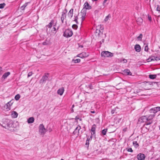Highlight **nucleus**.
I'll return each instance as SVG.
<instances>
[{
    "label": "nucleus",
    "mask_w": 160,
    "mask_h": 160,
    "mask_svg": "<svg viewBox=\"0 0 160 160\" xmlns=\"http://www.w3.org/2000/svg\"><path fill=\"white\" fill-rule=\"evenodd\" d=\"M6 123H3L2 126L4 128L9 129V128L13 127V122L12 121L9 119H7L6 121Z\"/></svg>",
    "instance_id": "f257e3e1"
},
{
    "label": "nucleus",
    "mask_w": 160,
    "mask_h": 160,
    "mask_svg": "<svg viewBox=\"0 0 160 160\" xmlns=\"http://www.w3.org/2000/svg\"><path fill=\"white\" fill-rule=\"evenodd\" d=\"M113 53L108 51H103L101 52V56L102 57H112L113 56Z\"/></svg>",
    "instance_id": "f03ea898"
},
{
    "label": "nucleus",
    "mask_w": 160,
    "mask_h": 160,
    "mask_svg": "<svg viewBox=\"0 0 160 160\" xmlns=\"http://www.w3.org/2000/svg\"><path fill=\"white\" fill-rule=\"evenodd\" d=\"M39 134L42 135H44L46 132V130L44 128V126L42 124L40 125L39 127Z\"/></svg>",
    "instance_id": "7ed1b4c3"
},
{
    "label": "nucleus",
    "mask_w": 160,
    "mask_h": 160,
    "mask_svg": "<svg viewBox=\"0 0 160 160\" xmlns=\"http://www.w3.org/2000/svg\"><path fill=\"white\" fill-rule=\"evenodd\" d=\"M73 32L72 31L69 29H68L65 30L64 32L63 36L67 38L69 37L72 36Z\"/></svg>",
    "instance_id": "20e7f679"
},
{
    "label": "nucleus",
    "mask_w": 160,
    "mask_h": 160,
    "mask_svg": "<svg viewBox=\"0 0 160 160\" xmlns=\"http://www.w3.org/2000/svg\"><path fill=\"white\" fill-rule=\"evenodd\" d=\"M49 75L48 73H45L44 75L43 76L41 80H40L39 82L40 84H43L47 80Z\"/></svg>",
    "instance_id": "39448f33"
},
{
    "label": "nucleus",
    "mask_w": 160,
    "mask_h": 160,
    "mask_svg": "<svg viewBox=\"0 0 160 160\" xmlns=\"http://www.w3.org/2000/svg\"><path fill=\"white\" fill-rule=\"evenodd\" d=\"M92 8V6L89 5L88 2H86L83 5V9L89 10Z\"/></svg>",
    "instance_id": "423d86ee"
},
{
    "label": "nucleus",
    "mask_w": 160,
    "mask_h": 160,
    "mask_svg": "<svg viewBox=\"0 0 160 160\" xmlns=\"http://www.w3.org/2000/svg\"><path fill=\"white\" fill-rule=\"evenodd\" d=\"M86 14V10L84 9H82L81 11L80 15L81 16V18L82 21L84 20Z\"/></svg>",
    "instance_id": "0eeeda50"
},
{
    "label": "nucleus",
    "mask_w": 160,
    "mask_h": 160,
    "mask_svg": "<svg viewBox=\"0 0 160 160\" xmlns=\"http://www.w3.org/2000/svg\"><path fill=\"white\" fill-rule=\"evenodd\" d=\"M88 55H89L88 53L83 52L82 53L78 54V56L81 58H83L88 57Z\"/></svg>",
    "instance_id": "6e6552de"
},
{
    "label": "nucleus",
    "mask_w": 160,
    "mask_h": 160,
    "mask_svg": "<svg viewBox=\"0 0 160 160\" xmlns=\"http://www.w3.org/2000/svg\"><path fill=\"white\" fill-rule=\"evenodd\" d=\"M137 158L138 160H143L145 159V156L144 154L139 153L137 155Z\"/></svg>",
    "instance_id": "1a4fd4ad"
},
{
    "label": "nucleus",
    "mask_w": 160,
    "mask_h": 160,
    "mask_svg": "<svg viewBox=\"0 0 160 160\" xmlns=\"http://www.w3.org/2000/svg\"><path fill=\"white\" fill-rule=\"evenodd\" d=\"M154 116V115H150L148 116V118H147L145 116L142 117V119H146V121H148L149 120L152 121Z\"/></svg>",
    "instance_id": "9d476101"
},
{
    "label": "nucleus",
    "mask_w": 160,
    "mask_h": 160,
    "mask_svg": "<svg viewBox=\"0 0 160 160\" xmlns=\"http://www.w3.org/2000/svg\"><path fill=\"white\" fill-rule=\"evenodd\" d=\"M13 103V102L12 101H10L8 102L6 104V109H8V110H10L11 108L10 107Z\"/></svg>",
    "instance_id": "9b49d317"
},
{
    "label": "nucleus",
    "mask_w": 160,
    "mask_h": 160,
    "mask_svg": "<svg viewBox=\"0 0 160 160\" xmlns=\"http://www.w3.org/2000/svg\"><path fill=\"white\" fill-rule=\"evenodd\" d=\"M64 88L63 87H62L61 88L59 89L57 91V93L58 94L60 95L61 96L62 95L64 91Z\"/></svg>",
    "instance_id": "f8f14e48"
},
{
    "label": "nucleus",
    "mask_w": 160,
    "mask_h": 160,
    "mask_svg": "<svg viewBox=\"0 0 160 160\" xmlns=\"http://www.w3.org/2000/svg\"><path fill=\"white\" fill-rule=\"evenodd\" d=\"M96 128V126L95 124H94L92 126L91 131L92 132H91L92 136L94 135L95 133V130Z\"/></svg>",
    "instance_id": "ddd939ff"
},
{
    "label": "nucleus",
    "mask_w": 160,
    "mask_h": 160,
    "mask_svg": "<svg viewBox=\"0 0 160 160\" xmlns=\"http://www.w3.org/2000/svg\"><path fill=\"white\" fill-rule=\"evenodd\" d=\"M134 49L136 52H140L141 48L139 45L137 44L135 46Z\"/></svg>",
    "instance_id": "4468645a"
},
{
    "label": "nucleus",
    "mask_w": 160,
    "mask_h": 160,
    "mask_svg": "<svg viewBox=\"0 0 160 160\" xmlns=\"http://www.w3.org/2000/svg\"><path fill=\"white\" fill-rule=\"evenodd\" d=\"M73 14V9H71L69 11L68 13V16L70 18H71L72 17Z\"/></svg>",
    "instance_id": "2eb2a0df"
},
{
    "label": "nucleus",
    "mask_w": 160,
    "mask_h": 160,
    "mask_svg": "<svg viewBox=\"0 0 160 160\" xmlns=\"http://www.w3.org/2000/svg\"><path fill=\"white\" fill-rule=\"evenodd\" d=\"M54 21L52 20L51 21V22L49 23V24L47 26L48 28H51L53 25L54 26Z\"/></svg>",
    "instance_id": "dca6fc26"
},
{
    "label": "nucleus",
    "mask_w": 160,
    "mask_h": 160,
    "mask_svg": "<svg viewBox=\"0 0 160 160\" xmlns=\"http://www.w3.org/2000/svg\"><path fill=\"white\" fill-rule=\"evenodd\" d=\"M11 115L13 118H16L18 116V113L15 111H13L12 112Z\"/></svg>",
    "instance_id": "f3484780"
},
{
    "label": "nucleus",
    "mask_w": 160,
    "mask_h": 160,
    "mask_svg": "<svg viewBox=\"0 0 160 160\" xmlns=\"http://www.w3.org/2000/svg\"><path fill=\"white\" fill-rule=\"evenodd\" d=\"M81 128V127L80 126L78 125L74 131L73 132V134H76L77 132L78 133L79 131Z\"/></svg>",
    "instance_id": "a211bd4d"
},
{
    "label": "nucleus",
    "mask_w": 160,
    "mask_h": 160,
    "mask_svg": "<svg viewBox=\"0 0 160 160\" xmlns=\"http://www.w3.org/2000/svg\"><path fill=\"white\" fill-rule=\"evenodd\" d=\"M157 112L158 111L157 108H156V107L151 108L150 110V113H153L155 114L157 113Z\"/></svg>",
    "instance_id": "6ab92c4d"
},
{
    "label": "nucleus",
    "mask_w": 160,
    "mask_h": 160,
    "mask_svg": "<svg viewBox=\"0 0 160 160\" xmlns=\"http://www.w3.org/2000/svg\"><path fill=\"white\" fill-rule=\"evenodd\" d=\"M34 118L32 117L29 118L28 120V123H32L34 122Z\"/></svg>",
    "instance_id": "aec40b11"
},
{
    "label": "nucleus",
    "mask_w": 160,
    "mask_h": 160,
    "mask_svg": "<svg viewBox=\"0 0 160 160\" xmlns=\"http://www.w3.org/2000/svg\"><path fill=\"white\" fill-rule=\"evenodd\" d=\"M10 73L9 72H8L5 73L2 77V79L6 78L10 74Z\"/></svg>",
    "instance_id": "412c9836"
},
{
    "label": "nucleus",
    "mask_w": 160,
    "mask_h": 160,
    "mask_svg": "<svg viewBox=\"0 0 160 160\" xmlns=\"http://www.w3.org/2000/svg\"><path fill=\"white\" fill-rule=\"evenodd\" d=\"M124 72L127 75H131L132 74L130 71L128 69L125 70L124 71Z\"/></svg>",
    "instance_id": "4be33fe9"
},
{
    "label": "nucleus",
    "mask_w": 160,
    "mask_h": 160,
    "mask_svg": "<svg viewBox=\"0 0 160 160\" xmlns=\"http://www.w3.org/2000/svg\"><path fill=\"white\" fill-rule=\"evenodd\" d=\"M137 21L138 24L141 25L142 23L143 20L141 18H139L137 19Z\"/></svg>",
    "instance_id": "5701e85b"
},
{
    "label": "nucleus",
    "mask_w": 160,
    "mask_h": 160,
    "mask_svg": "<svg viewBox=\"0 0 160 160\" xmlns=\"http://www.w3.org/2000/svg\"><path fill=\"white\" fill-rule=\"evenodd\" d=\"M156 75L150 74L149 76V78L151 79H154L156 78Z\"/></svg>",
    "instance_id": "b1692460"
},
{
    "label": "nucleus",
    "mask_w": 160,
    "mask_h": 160,
    "mask_svg": "<svg viewBox=\"0 0 160 160\" xmlns=\"http://www.w3.org/2000/svg\"><path fill=\"white\" fill-rule=\"evenodd\" d=\"M133 144L135 147L136 148H137L139 146V145L137 141H133Z\"/></svg>",
    "instance_id": "393cba45"
},
{
    "label": "nucleus",
    "mask_w": 160,
    "mask_h": 160,
    "mask_svg": "<svg viewBox=\"0 0 160 160\" xmlns=\"http://www.w3.org/2000/svg\"><path fill=\"white\" fill-rule=\"evenodd\" d=\"M28 3H25L21 7V9L22 10H24L25 9V7L27 6Z\"/></svg>",
    "instance_id": "a878e982"
},
{
    "label": "nucleus",
    "mask_w": 160,
    "mask_h": 160,
    "mask_svg": "<svg viewBox=\"0 0 160 160\" xmlns=\"http://www.w3.org/2000/svg\"><path fill=\"white\" fill-rule=\"evenodd\" d=\"M110 14H108L107 16L106 17L105 19H104V21L105 22L107 21L108 20L109 18H110Z\"/></svg>",
    "instance_id": "bb28decb"
},
{
    "label": "nucleus",
    "mask_w": 160,
    "mask_h": 160,
    "mask_svg": "<svg viewBox=\"0 0 160 160\" xmlns=\"http://www.w3.org/2000/svg\"><path fill=\"white\" fill-rule=\"evenodd\" d=\"M107 131V129H105L102 131V133L103 135H106V133Z\"/></svg>",
    "instance_id": "cd10ccee"
},
{
    "label": "nucleus",
    "mask_w": 160,
    "mask_h": 160,
    "mask_svg": "<svg viewBox=\"0 0 160 160\" xmlns=\"http://www.w3.org/2000/svg\"><path fill=\"white\" fill-rule=\"evenodd\" d=\"M6 4L5 3L0 4V8H3L5 6Z\"/></svg>",
    "instance_id": "c85d7f7f"
},
{
    "label": "nucleus",
    "mask_w": 160,
    "mask_h": 160,
    "mask_svg": "<svg viewBox=\"0 0 160 160\" xmlns=\"http://www.w3.org/2000/svg\"><path fill=\"white\" fill-rule=\"evenodd\" d=\"M142 34H140L139 36L137 38L138 39V40H141L142 38Z\"/></svg>",
    "instance_id": "c756f323"
},
{
    "label": "nucleus",
    "mask_w": 160,
    "mask_h": 160,
    "mask_svg": "<svg viewBox=\"0 0 160 160\" xmlns=\"http://www.w3.org/2000/svg\"><path fill=\"white\" fill-rule=\"evenodd\" d=\"M20 98V96L19 94H18V95H16V96H15V98L16 100H19V99Z\"/></svg>",
    "instance_id": "7c9ffc66"
},
{
    "label": "nucleus",
    "mask_w": 160,
    "mask_h": 160,
    "mask_svg": "<svg viewBox=\"0 0 160 160\" xmlns=\"http://www.w3.org/2000/svg\"><path fill=\"white\" fill-rule=\"evenodd\" d=\"M74 63H77L79 62H80V59H77L75 60H73Z\"/></svg>",
    "instance_id": "2f4dec72"
},
{
    "label": "nucleus",
    "mask_w": 160,
    "mask_h": 160,
    "mask_svg": "<svg viewBox=\"0 0 160 160\" xmlns=\"http://www.w3.org/2000/svg\"><path fill=\"white\" fill-rule=\"evenodd\" d=\"M66 13L65 12H63L62 13V16H61V17H62V18L63 17V18H65L66 17Z\"/></svg>",
    "instance_id": "473e14b6"
},
{
    "label": "nucleus",
    "mask_w": 160,
    "mask_h": 160,
    "mask_svg": "<svg viewBox=\"0 0 160 160\" xmlns=\"http://www.w3.org/2000/svg\"><path fill=\"white\" fill-rule=\"evenodd\" d=\"M148 121V122H146V123L145 124L146 125H150V124H151L152 122V121L149 120Z\"/></svg>",
    "instance_id": "72a5a7b5"
},
{
    "label": "nucleus",
    "mask_w": 160,
    "mask_h": 160,
    "mask_svg": "<svg viewBox=\"0 0 160 160\" xmlns=\"http://www.w3.org/2000/svg\"><path fill=\"white\" fill-rule=\"evenodd\" d=\"M72 27L73 28L76 29L78 28V26L76 24H73L72 25Z\"/></svg>",
    "instance_id": "f704fd0d"
},
{
    "label": "nucleus",
    "mask_w": 160,
    "mask_h": 160,
    "mask_svg": "<svg viewBox=\"0 0 160 160\" xmlns=\"http://www.w3.org/2000/svg\"><path fill=\"white\" fill-rule=\"evenodd\" d=\"M155 61H158L159 60H160V57H155V58H154Z\"/></svg>",
    "instance_id": "c9c22d12"
},
{
    "label": "nucleus",
    "mask_w": 160,
    "mask_h": 160,
    "mask_svg": "<svg viewBox=\"0 0 160 160\" xmlns=\"http://www.w3.org/2000/svg\"><path fill=\"white\" fill-rule=\"evenodd\" d=\"M153 60V59H151V57H150L148 58L147 59V61L148 62H149Z\"/></svg>",
    "instance_id": "e433bc0d"
},
{
    "label": "nucleus",
    "mask_w": 160,
    "mask_h": 160,
    "mask_svg": "<svg viewBox=\"0 0 160 160\" xmlns=\"http://www.w3.org/2000/svg\"><path fill=\"white\" fill-rule=\"evenodd\" d=\"M89 144V140H88V138H87V140H86V145H87L88 146V147Z\"/></svg>",
    "instance_id": "4c0bfd02"
},
{
    "label": "nucleus",
    "mask_w": 160,
    "mask_h": 160,
    "mask_svg": "<svg viewBox=\"0 0 160 160\" xmlns=\"http://www.w3.org/2000/svg\"><path fill=\"white\" fill-rule=\"evenodd\" d=\"M78 18L76 16L74 19V21H75L76 23L78 24Z\"/></svg>",
    "instance_id": "58836bf2"
},
{
    "label": "nucleus",
    "mask_w": 160,
    "mask_h": 160,
    "mask_svg": "<svg viewBox=\"0 0 160 160\" xmlns=\"http://www.w3.org/2000/svg\"><path fill=\"white\" fill-rule=\"evenodd\" d=\"M121 62H123L124 63H126L127 62V60L125 59H123L122 60H121Z\"/></svg>",
    "instance_id": "ea45409f"
},
{
    "label": "nucleus",
    "mask_w": 160,
    "mask_h": 160,
    "mask_svg": "<svg viewBox=\"0 0 160 160\" xmlns=\"http://www.w3.org/2000/svg\"><path fill=\"white\" fill-rule=\"evenodd\" d=\"M127 151H128L129 152H133V150L131 148H128V149L127 150Z\"/></svg>",
    "instance_id": "a19ab883"
},
{
    "label": "nucleus",
    "mask_w": 160,
    "mask_h": 160,
    "mask_svg": "<svg viewBox=\"0 0 160 160\" xmlns=\"http://www.w3.org/2000/svg\"><path fill=\"white\" fill-rule=\"evenodd\" d=\"M148 48L147 45L145 47L144 50L146 51H148Z\"/></svg>",
    "instance_id": "79ce46f5"
},
{
    "label": "nucleus",
    "mask_w": 160,
    "mask_h": 160,
    "mask_svg": "<svg viewBox=\"0 0 160 160\" xmlns=\"http://www.w3.org/2000/svg\"><path fill=\"white\" fill-rule=\"evenodd\" d=\"M32 72H29L28 74V77H29L31 76L32 75Z\"/></svg>",
    "instance_id": "37998d69"
},
{
    "label": "nucleus",
    "mask_w": 160,
    "mask_h": 160,
    "mask_svg": "<svg viewBox=\"0 0 160 160\" xmlns=\"http://www.w3.org/2000/svg\"><path fill=\"white\" fill-rule=\"evenodd\" d=\"M156 9L157 11L160 12V7L159 5L157 6Z\"/></svg>",
    "instance_id": "c03bdc74"
},
{
    "label": "nucleus",
    "mask_w": 160,
    "mask_h": 160,
    "mask_svg": "<svg viewBox=\"0 0 160 160\" xmlns=\"http://www.w3.org/2000/svg\"><path fill=\"white\" fill-rule=\"evenodd\" d=\"M48 44V43L46 42H44L42 43V44L44 45H46Z\"/></svg>",
    "instance_id": "a18cd8bd"
},
{
    "label": "nucleus",
    "mask_w": 160,
    "mask_h": 160,
    "mask_svg": "<svg viewBox=\"0 0 160 160\" xmlns=\"http://www.w3.org/2000/svg\"><path fill=\"white\" fill-rule=\"evenodd\" d=\"M115 111V109H113L111 111L112 114H114V113Z\"/></svg>",
    "instance_id": "49530a36"
},
{
    "label": "nucleus",
    "mask_w": 160,
    "mask_h": 160,
    "mask_svg": "<svg viewBox=\"0 0 160 160\" xmlns=\"http://www.w3.org/2000/svg\"><path fill=\"white\" fill-rule=\"evenodd\" d=\"M64 18H63H63H62V17H61V21H62V23H63V20H64Z\"/></svg>",
    "instance_id": "de8ad7c7"
},
{
    "label": "nucleus",
    "mask_w": 160,
    "mask_h": 160,
    "mask_svg": "<svg viewBox=\"0 0 160 160\" xmlns=\"http://www.w3.org/2000/svg\"><path fill=\"white\" fill-rule=\"evenodd\" d=\"M156 108L157 109L158 112V111H160V107H157Z\"/></svg>",
    "instance_id": "09e8293b"
},
{
    "label": "nucleus",
    "mask_w": 160,
    "mask_h": 160,
    "mask_svg": "<svg viewBox=\"0 0 160 160\" xmlns=\"http://www.w3.org/2000/svg\"><path fill=\"white\" fill-rule=\"evenodd\" d=\"M107 0H104L103 2V5L104 6H105V3L107 2Z\"/></svg>",
    "instance_id": "8fccbe9b"
},
{
    "label": "nucleus",
    "mask_w": 160,
    "mask_h": 160,
    "mask_svg": "<svg viewBox=\"0 0 160 160\" xmlns=\"http://www.w3.org/2000/svg\"><path fill=\"white\" fill-rule=\"evenodd\" d=\"M151 59H153V61H155V59L154 58H155V57L153 56L151 57Z\"/></svg>",
    "instance_id": "3c124183"
},
{
    "label": "nucleus",
    "mask_w": 160,
    "mask_h": 160,
    "mask_svg": "<svg viewBox=\"0 0 160 160\" xmlns=\"http://www.w3.org/2000/svg\"><path fill=\"white\" fill-rule=\"evenodd\" d=\"M56 29L54 27H53V28H52V31L55 32L56 31Z\"/></svg>",
    "instance_id": "603ef678"
},
{
    "label": "nucleus",
    "mask_w": 160,
    "mask_h": 160,
    "mask_svg": "<svg viewBox=\"0 0 160 160\" xmlns=\"http://www.w3.org/2000/svg\"><path fill=\"white\" fill-rule=\"evenodd\" d=\"M79 119V118L78 117V116H76V117H75V119L76 120H78Z\"/></svg>",
    "instance_id": "864d4df0"
},
{
    "label": "nucleus",
    "mask_w": 160,
    "mask_h": 160,
    "mask_svg": "<svg viewBox=\"0 0 160 160\" xmlns=\"http://www.w3.org/2000/svg\"><path fill=\"white\" fill-rule=\"evenodd\" d=\"M92 136H91L89 138H88V140H89V141L90 140H91L92 139Z\"/></svg>",
    "instance_id": "5fc2aeb1"
},
{
    "label": "nucleus",
    "mask_w": 160,
    "mask_h": 160,
    "mask_svg": "<svg viewBox=\"0 0 160 160\" xmlns=\"http://www.w3.org/2000/svg\"><path fill=\"white\" fill-rule=\"evenodd\" d=\"M148 18L150 21H151V18L150 17L148 16Z\"/></svg>",
    "instance_id": "6e6d98bb"
},
{
    "label": "nucleus",
    "mask_w": 160,
    "mask_h": 160,
    "mask_svg": "<svg viewBox=\"0 0 160 160\" xmlns=\"http://www.w3.org/2000/svg\"><path fill=\"white\" fill-rule=\"evenodd\" d=\"M71 112H73L74 110H73V108H71Z\"/></svg>",
    "instance_id": "4d7b16f0"
},
{
    "label": "nucleus",
    "mask_w": 160,
    "mask_h": 160,
    "mask_svg": "<svg viewBox=\"0 0 160 160\" xmlns=\"http://www.w3.org/2000/svg\"><path fill=\"white\" fill-rule=\"evenodd\" d=\"M91 112L92 113H95V111H91Z\"/></svg>",
    "instance_id": "13d9d810"
},
{
    "label": "nucleus",
    "mask_w": 160,
    "mask_h": 160,
    "mask_svg": "<svg viewBox=\"0 0 160 160\" xmlns=\"http://www.w3.org/2000/svg\"><path fill=\"white\" fill-rule=\"evenodd\" d=\"M104 39H102V43H103V42H104Z\"/></svg>",
    "instance_id": "bf43d9fd"
},
{
    "label": "nucleus",
    "mask_w": 160,
    "mask_h": 160,
    "mask_svg": "<svg viewBox=\"0 0 160 160\" xmlns=\"http://www.w3.org/2000/svg\"><path fill=\"white\" fill-rule=\"evenodd\" d=\"M74 107V105H73L72 106V108H73Z\"/></svg>",
    "instance_id": "052dcab7"
},
{
    "label": "nucleus",
    "mask_w": 160,
    "mask_h": 160,
    "mask_svg": "<svg viewBox=\"0 0 160 160\" xmlns=\"http://www.w3.org/2000/svg\"><path fill=\"white\" fill-rule=\"evenodd\" d=\"M98 0H92L93 2L97 1Z\"/></svg>",
    "instance_id": "680f3d73"
},
{
    "label": "nucleus",
    "mask_w": 160,
    "mask_h": 160,
    "mask_svg": "<svg viewBox=\"0 0 160 160\" xmlns=\"http://www.w3.org/2000/svg\"><path fill=\"white\" fill-rule=\"evenodd\" d=\"M79 47H81V48H82L83 47V46H79Z\"/></svg>",
    "instance_id": "e2e57ef3"
},
{
    "label": "nucleus",
    "mask_w": 160,
    "mask_h": 160,
    "mask_svg": "<svg viewBox=\"0 0 160 160\" xmlns=\"http://www.w3.org/2000/svg\"><path fill=\"white\" fill-rule=\"evenodd\" d=\"M123 130L124 131V130H125V129H123Z\"/></svg>",
    "instance_id": "0e129e2a"
},
{
    "label": "nucleus",
    "mask_w": 160,
    "mask_h": 160,
    "mask_svg": "<svg viewBox=\"0 0 160 160\" xmlns=\"http://www.w3.org/2000/svg\"><path fill=\"white\" fill-rule=\"evenodd\" d=\"M123 130L124 131V130H125V129H123Z\"/></svg>",
    "instance_id": "69168bd1"
}]
</instances>
